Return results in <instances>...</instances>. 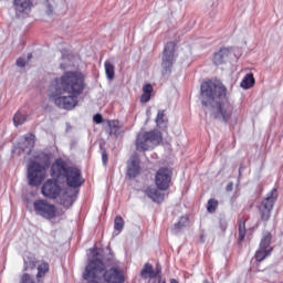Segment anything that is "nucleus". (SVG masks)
<instances>
[{"label": "nucleus", "instance_id": "7", "mask_svg": "<svg viewBox=\"0 0 283 283\" xmlns=\"http://www.w3.org/2000/svg\"><path fill=\"white\" fill-rule=\"evenodd\" d=\"M33 210L35 216H39L44 220H54V218H56V206L54 203H50L45 199H36L33 202Z\"/></svg>", "mask_w": 283, "mask_h": 283}, {"label": "nucleus", "instance_id": "6", "mask_svg": "<svg viewBox=\"0 0 283 283\" xmlns=\"http://www.w3.org/2000/svg\"><path fill=\"white\" fill-rule=\"evenodd\" d=\"M277 201V188H273L259 205V216L262 222H269L271 220V213Z\"/></svg>", "mask_w": 283, "mask_h": 283}, {"label": "nucleus", "instance_id": "41", "mask_svg": "<svg viewBox=\"0 0 283 283\" xmlns=\"http://www.w3.org/2000/svg\"><path fill=\"white\" fill-rule=\"evenodd\" d=\"M167 283V280H165L163 276H159L157 281H153V283Z\"/></svg>", "mask_w": 283, "mask_h": 283}, {"label": "nucleus", "instance_id": "22", "mask_svg": "<svg viewBox=\"0 0 283 283\" xmlns=\"http://www.w3.org/2000/svg\"><path fill=\"white\" fill-rule=\"evenodd\" d=\"M189 224V218L181 217L177 223L174 224V231L175 233H180L185 227Z\"/></svg>", "mask_w": 283, "mask_h": 283}, {"label": "nucleus", "instance_id": "29", "mask_svg": "<svg viewBox=\"0 0 283 283\" xmlns=\"http://www.w3.org/2000/svg\"><path fill=\"white\" fill-rule=\"evenodd\" d=\"M124 227H125V220H123V217L117 216L114 221L115 231H118L120 233V231H123Z\"/></svg>", "mask_w": 283, "mask_h": 283}, {"label": "nucleus", "instance_id": "14", "mask_svg": "<svg viewBox=\"0 0 283 283\" xmlns=\"http://www.w3.org/2000/svg\"><path fill=\"white\" fill-rule=\"evenodd\" d=\"M144 193L153 200V202H156L157 205H160L165 200V192H161L160 189L154 187V186H148L145 190Z\"/></svg>", "mask_w": 283, "mask_h": 283}, {"label": "nucleus", "instance_id": "35", "mask_svg": "<svg viewBox=\"0 0 283 283\" xmlns=\"http://www.w3.org/2000/svg\"><path fill=\"white\" fill-rule=\"evenodd\" d=\"M62 205L63 207H67V209H70V207L74 205V201L72 200V197H69L67 200H62Z\"/></svg>", "mask_w": 283, "mask_h": 283}, {"label": "nucleus", "instance_id": "40", "mask_svg": "<svg viewBox=\"0 0 283 283\" xmlns=\"http://www.w3.org/2000/svg\"><path fill=\"white\" fill-rule=\"evenodd\" d=\"M226 191H233V181H230V182L227 185Z\"/></svg>", "mask_w": 283, "mask_h": 283}, {"label": "nucleus", "instance_id": "10", "mask_svg": "<svg viewBox=\"0 0 283 283\" xmlns=\"http://www.w3.org/2000/svg\"><path fill=\"white\" fill-rule=\"evenodd\" d=\"M42 196L44 198H49V200H56L59 196H61V185H59V181L56 179H48L43 186H42Z\"/></svg>", "mask_w": 283, "mask_h": 283}, {"label": "nucleus", "instance_id": "36", "mask_svg": "<svg viewBox=\"0 0 283 283\" xmlns=\"http://www.w3.org/2000/svg\"><path fill=\"white\" fill-rule=\"evenodd\" d=\"M93 120L96 125H101V123H103V115L101 114H95L93 117Z\"/></svg>", "mask_w": 283, "mask_h": 283}, {"label": "nucleus", "instance_id": "23", "mask_svg": "<svg viewBox=\"0 0 283 283\" xmlns=\"http://www.w3.org/2000/svg\"><path fill=\"white\" fill-rule=\"evenodd\" d=\"M25 120H28V116L25 114L21 113V111H18L13 116V125L15 127L23 125V123H25Z\"/></svg>", "mask_w": 283, "mask_h": 283}, {"label": "nucleus", "instance_id": "44", "mask_svg": "<svg viewBox=\"0 0 283 283\" xmlns=\"http://www.w3.org/2000/svg\"><path fill=\"white\" fill-rule=\"evenodd\" d=\"M203 283H210L209 281L205 280Z\"/></svg>", "mask_w": 283, "mask_h": 283}, {"label": "nucleus", "instance_id": "27", "mask_svg": "<svg viewBox=\"0 0 283 283\" xmlns=\"http://www.w3.org/2000/svg\"><path fill=\"white\" fill-rule=\"evenodd\" d=\"M218 200H216L214 198L209 199L207 203L208 213H216V211L218 210Z\"/></svg>", "mask_w": 283, "mask_h": 283}, {"label": "nucleus", "instance_id": "26", "mask_svg": "<svg viewBox=\"0 0 283 283\" xmlns=\"http://www.w3.org/2000/svg\"><path fill=\"white\" fill-rule=\"evenodd\" d=\"M34 134L32 133H28L25 136H24V140L27 143V149L28 151H32V149H34Z\"/></svg>", "mask_w": 283, "mask_h": 283}, {"label": "nucleus", "instance_id": "25", "mask_svg": "<svg viewBox=\"0 0 283 283\" xmlns=\"http://www.w3.org/2000/svg\"><path fill=\"white\" fill-rule=\"evenodd\" d=\"M244 238H247V222L245 221H239L238 242H244Z\"/></svg>", "mask_w": 283, "mask_h": 283}, {"label": "nucleus", "instance_id": "38", "mask_svg": "<svg viewBox=\"0 0 283 283\" xmlns=\"http://www.w3.org/2000/svg\"><path fill=\"white\" fill-rule=\"evenodd\" d=\"M41 158H44L45 161V165H50V155L45 154V153H42L40 155Z\"/></svg>", "mask_w": 283, "mask_h": 283}, {"label": "nucleus", "instance_id": "20", "mask_svg": "<svg viewBox=\"0 0 283 283\" xmlns=\"http://www.w3.org/2000/svg\"><path fill=\"white\" fill-rule=\"evenodd\" d=\"M17 12H25L30 6H32V1L30 0H13Z\"/></svg>", "mask_w": 283, "mask_h": 283}, {"label": "nucleus", "instance_id": "28", "mask_svg": "<svg viewBox=\"0 0 283 283\" xmlns=\"http://www.w3.org/2000/svg\"><path fill=\"white\" fill-rule=\"evenodd\" d=\"M50 271V264L48 262H43L38 266L36 277H44L45 273Z\"/></svg>", "mask_w": 283, "mask_h": 283}, {"label": "nucleus", "instance_id": "24", "mask_svg": "<svg viewBox=\"0 0 283 283\" xmlns=\"http://www.w3.org/2000/svg\"><path fill=\"white\" fill-rule=\"evenodd\" d=\"M156 124L157 127H160V129H167V119H165V111H159L156 117Z\"/></svg>", "mask_w": 283, "mask_h": 283}, {"label": "nucleus", "instance_id": "32", "mask_svg": "<svg viewBox=\"0 0 283 283\" xmlns=\"http://www.w3.org/2000/svg\"><path fill=\"white\" fill-rule=\"evenodd\" d=\"M151 92H154V86H151V84L144 85V87H143L144 94H148L151 96Z\"/></svg>", "mask_w": 283, "mask_h": 283}, {"label": "nucleus", "instance_id": "16", "mask_svg": "<svg viewBox=\"0 0 283 283\" xmlns=\"http://www.w3.org/2000/svg\"><path fill=\"white\" fill-rule=\"evenodd\" d=\"M24 265H23V271H32L36 269V256L34 254H29L23 259Z\"/></svg>", "mask_w": 283, "mask_h": 283}, {"label": "nucleus", "instance_id": "11", "mask_svg": "<svg viewBox=\"0 0 283 283\" xmlns=\"http://www.w3.org/2000/svg\"><path fill=\"white\" fill-rule=\"evenodd\" d=\"M99 275L106 283H125V274L123 270L115 266H111L108 270L105 269Z\"/></svg>", "mask_w": 283, "mask_h": 283}, {"label": "nucleus", "instance_id": "13", "mask_svg": "<svg viewBox=\"0 0 283 283\" xmlns=\"http://www.w3.org/2000/svg\"><path fill=\"white\" fill-rule=\"evenodd\" d=\"M126 176L132 180L140 176V159L138 156H133L127 163V172Z\"/></svg>", "mask_w": 283, "mask_h": 283}, {"label": "nucleus", "instance_id": "43", "mask_svg": "<svg viewBox=\"0 0 283 283\" xmlns=\"http://www.w3.org/2000/svg\"><path fill=\"white\" fill-rule=\"evenodd\" d=\"M170 283H178V280H176V279H170Z\"/></svg>", "mask_w": 283, "mask_h": 283}, {"label": "nucleus", "instance_id": "15", "mask_svg": "<svg viewBox=\"0 0 283 283\" xmlns=\"http://www.w3.org/2000/svg\"><path fill=\"white\" fill-rule=\"evenodd\" d=\"M229 56H231V48H221L213 54L212 63L214 65H223L226 59H229Z\"/></svg>", "mask_w": 283, "mask_h": 283}, {"label": "nucleus", "instance_id": "19", "mask_svg": "<svg viewBox=\"0 0 283 283\" xmlns=\"http://www.w3.org/2000/svg\"><path fill=\"white\" fill-rule=\"evenodd\" d=\"M240 85L243 90H251L255 85V77H253L252 73H249L243 77Z\"/></svg>", "mask_w": 283, "mask_h": 283}, {"label": "nucleus", "instance_id": "39", "mask_svg": "<svg viewBox=\"0 0 283 283\" xmlns=\"http://www.w3.org/2000/svg\"><path fill=\"white\" fill-rule=\"evenodd\" d=\"M46 14H49V17L54 14V8L52 7V4H48Z\"/></svg>", "mask_w": 283, "mask_h": 283}, {"label": "nucleus", "instance_id": "8", "mask_svg": "<svg viewBox=\"0 0 283 283\" xmlns=\"http://www.w3.org/2000/svg\"><path fill=\"white\" fill-rule=\"evenodd\" d=\"M30 187H39L45 180V166L38 161H31L27 174Z\"/></svg>", "mask_w": 283, "mask_h": 283}, {"label": "nucleus", "instance_id": "30", "mask_svg": "<svg viewBox=\"0 0 283 283\" xmlns=\"http://www.w3.org/2000/svg\"><path fill=\"white\" fill-rule=\"evenodd\" d=\"M116 120H109L108 122V127L112 129L109 134H114L115 136H117L118 134V125H116Z\"/></svg>", "mask_w": 283, "mask_h": 283}, {"label": "nucleus", "instance_id": "33", "mask_svg": "<svg viewBox=\"0 0 283 283\" xmlns=\"http://www.w3.org/2000/svg\"><path fill=\"white\" fill-rule=\"evenodd\" d=\"M15 65L18 67H25V65H28V61H25L23 57H18Z\"/></svg>", "mask_w": 283, "mask_h": 283}, {"label": "nucleus", "instance_id": "18", "mask_svg": "<svg viewBox=\"0 0 283 283\" xmlns=\"http://www.w3.org/2000/svg\"><path fill=\"white\" fill-rule=\"evenodd\" d=\"M271 253H273V248H269V250L259 248L255 252L254 258L256 262H264V260H266V258H269Z\"/></svg>", "mask_w": 283, "mask_h": 283}, {"label": "nucleus", "instance_id": "12", "mask_svg": "<svg viewBox=\"0 0 283 283\" xmlns=\"http://www.w3.org/2000/svg\"><path fill=\"white\" fill-rule=\"evenodd\" d=\"M160 273H163V266L160 263L156 264L155 270L151 263H145L140 271V277H143V280H154V282H158V279L163 277Z\"/></svg>", "mask_w": 283, "mask_h": 283}, {"label": "nucleus", "instance_id": "21", "mask_svg": "<svg viewBox=\"0 0 283 283\" xmlns=\"http://www.w3.org/2000/svg\"><path fill=\"white\" fill-rule=\"evenodd\" d=\"M104 67H105V74L108 81H114V76H115V66L114 64H112V62L109 61H105L104 63Z\"/></svg>", "mask_w": 283, "mask_h": 283}, {"label": "nucleus", "instance_id": "5", "mask_svg": "<svg viewBox=\"0 0 283 283\" xmlns=\"http://www.w3.org/2000/svg\"><path fill=\"white\" fill-rule=\"evenodd\" d=\"M174 63H176V44L175 42H168L164 48L161 56L163 76H171Z\"/></svg>", "mask_w": 283, "mask_h": 283}, {"label": "nucleus", "instance_id": "42", "mask_svg": "<svg viewBox=\"0 0 283 283\" xmlns=\"http://www.w3.org/2000/svg\"><path fill=\"white\" fill-rule=\"evenodd\" d=\"M32 56H33L32 53H29L28 54V61H32Z\"/></svg>", "mask_w": 283, "mask_h": 283}, {"label": "nucleus", "instance_id": "4", "mask_svg": "<svg viewBox=\"0 0 283 283\" xmlns=\"http://www.w3.org/2000/svg\"><path fill=\"white\" fill-rule=\"evenodd\" d=\"M163 143V133L159 130H150L146 133H139L136 138L137 151H149L151 147H158Z\"/></svg>", "mask_w": 283, "mask_h": 283}, {"label": "nucleus", "instance_id": "34", "mask_svg": "<svg viewBox=\"0 0 283 283\" xmlns=\"http://www.w3.org/2000/svg\"><path fill=\"white\" fill-rule=\"evenodd\" d=\"M149 101H151V95L143 93L140 96V103H149Z\"/></svg>", "mask_w": 283, "mask_h": 283}, {"label": "nucleus", "instance_id": "2", "mask_svg": "<svg viewBox=\"0 0 283 283\" xmlns=\"http://www.w3.org/2000/svg\"><path fill=\"white\" fill-rule=\"evenodd\" d=\"M83 92H85V77L82 73L72 71L55 77L49 87V96L60 109H74Z\"/></svg>", "mask_w": 283, "mask_h": 283}, {"label": "nucleus", "instance_id": "17", "mask_svg": "<svg viewBox=\"0 0 283 283\" xmlns=\"http://www.w3.org/2000/svg\"><path fill=\"white\" fill-rule=\"evenodd\" d=\"M273 240V235L271 234V232L269 231H265L261 238V242H260V245H259V249H265V250H269V249H273L271 247V241Z\"/></svg>", "mask_w": 283, "mask_h": 283}, {"label": "nucleus", "instance_id": "37", "mask_svg": "<svg viewBox=\"0 0 283 283\" xmlns=\"http://www.w3.org/2000/svg\"><path fill=\"white\" fill-rule=\"evenodd\" d=\"M107 160H108L107 150L104 149V150L102 151V163H103L104 167L107 166Z\"/></svg>", "mask_w": 283, "mask_h": 283}, {"label": "nucleus", "instance_id": "1", "mask_svg": "<svg viewBox=\"0 0 283 283\" xmlns=\"http://www.w3.org/2000/svg\"><path fill=\"white\" fill-rule=\"evenodd\" d=\"M200 98L205 114H209L210 118L227 125L233 116L231 102L227 96V86L222 82H213L207 80L200 85Z\"/></svg>", "mask_w": 283, "mask_h": 283}, {"label": "nucleus", "instance_id": "9", "mask_svg": "<svg viewBox=\"0 0 283 283\" xmlns=\"http://www.w3.org/2000/svg\"><path fill=\"white\" fill-rule=\"evenodd\" d=\"M174 177V171L167 167H161L157 170L155 175V185L159 191H168L171 187V178Z\"/></svg>", "mask_w": 283, "mask_h": 283}, {"label": "nucleus", "instance_id": "31", "mask_svg": "<svg viewBox=\"0 0 283 283\" xmlns=\"http://www.w3.org/2000/svg\"><path fill=\"white\" fill-rule=\"evenodd\" d=\"M219 227L221 231H227V227H229V224L227 223V219L224 217L219 219Z\"/></svg>", "mask_w": 283, "mask_h": 283}, {"label": "nucleus", "instance_id": "3", "mask_svg": "<svg viewBox=\"0 0 283 283\" xmlns=\"http://www.w3.org/2000/svg\"><path fill=\"white\" fill-rule=\"evenodd\" d=\"M52 176L57 180H65L67 187L72 189H78L85 182L81 169L72 166H67V163L63 159H56L51 167Z\"/></svg>", "mask_w": 283, "mask_h": 283}]
</instances>
